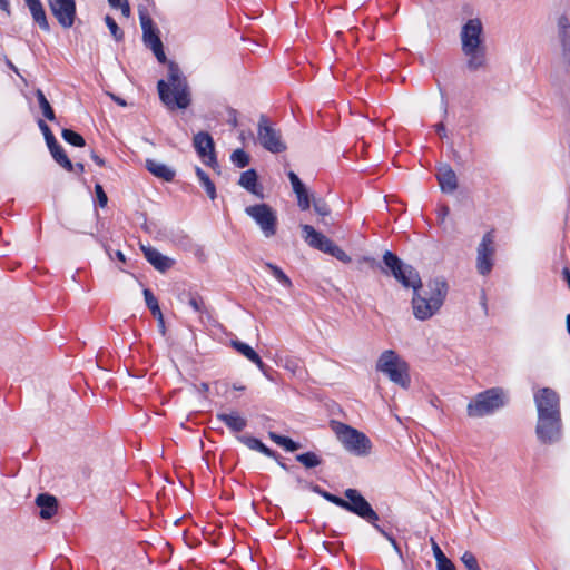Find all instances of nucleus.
Segmentation results:
<instances>
[{
	"instance_id": "obj_56",
	"label": "nucleus",
	"mask_w": 570,
	"mask_h": 570,
	"mask_svg": "<svg viewBox=\"0 0 570 570\" xmlns=\"http://www.w3.org/2000/svg\"><path fill=\"white\" fill-rule=\"evenodd\" d=\"M6 63L7 66L13 70L19 77H21V75L19 73V70L18 68L11 62V60H9L8 58H6Z\"/></svg>"
},
{
	"instance_id": "obj_10",
	"label": "nucleus",
	"mask_w": 570,
	"mask_h": 570,
	"mask_svg": "<svg viewBox=\"0 0 570 570\" xmlns=\"http://www.w3.org/2000/svg\"><path fill=\"white\" fill-rule=\"evenodd\" d=\"M245 213L256 223L266 238L276 234L277 214L269 205L262 203L247 206Z\"/></svg>"
},
{
	"instance_id": "obj_13",
	"label": "nucleus",
	"mask_w": 570,
	"mask_h": 570,
	"mask_svg": "<svg viewBox=\"0 0 570 570\" xmlns=\"http://www.w3.org/2000/svg\"><path fill=\"white\" fill-rule=\"evenodd\" d=\"M193 146L205 165L212 167L213 169L219 168L215 153V142L208 132H197L193 138Z\"/></svg>"
},
{
	"instance_id": "obj_25",
	"label": "nucleus",
	"mask_w": 570,
	"mask_h": 570,
	"mask_svg": "<svg viewBox=\"0 0 570 570\" xmlns=\"http://www.w3.org/2000/svg\"><path fill=\"white\" fill-rule=\"evenodd\" d=\"M146 168L155 177L165 181H171L175 177V170L173 168L156 159H146Z\"/></svg>"
},
{
	"instance_id": "obj_48",
	"label": "nucleus",
	"mask_w": 570,
	"mask_h": 570,
	"mask_svg": "<svg viewBox=\"0 0 570 570\" xmlns=\"http://www.w3.org/2000/svg\"><path fill=\"white\" fill-rule=\"evenodd\" d=\"M228 114H229V119H228V124L233 127H236L238 125V121H237V111L235 109H229L228 110Z\"/></svg>"
},
{
	"instance_id": "obj_44",
	"label": "nucleus",
	"mask_w": 570,
	"mask_h": 570,
	"mask_svg": "<svg viewBox=\"0 0 570 570\" xmlns=\"http://www.w3.org/2000/svg\"><path fill=\"white\" fill-rule=\"evenodd\" d=\"M151 51L154 52L155 57L157 58V60L160 62V63H167L168 60L166 58V55L164 52V46L163 43H156V47H154L151 49Z\"/></svg>"
},
{
	"instance_id": "obj_32",
	"label": "nucleus",
	"mask_w": 570,
	"mask_h": 570,
	"mask_svg": "<svg viewBox=\"0 0 570 570\" xmlns=\"http://www.w3.org/2000/svg\"><path fill=\"white\" fill-rule=\"evenodd\" d=\"M36 97H37L39 107L42 111V115L48 120L53 121L56 119L55 111H53L51 105L49 104L48 99L46 98L45 94L42 92V90L37 89Z\"/></svg>"
},
{
	"instance_id": "obj_36",
	"label": "nucleus",
	"mask_w": 570,
	"mask_h": 570,
	"mask_svg": "<svg viewBox=\"0 0 570 570\" xmlns=\"http://www.w3.org/2000/svg\"><path fill=\"white\" fill-rule=\"evenodd\" d=\"M61 136L66 142L72 146L83 147L86 145L83 137L71 129H63Z\"/></svg>"
},
{
	"instance_id": "obj_18",
	"label": "nucleus",
	"mask_w": 570,
	"mask_h": 570,
	"mask_svg": "<svg viewBox=\"0 0 570 570\" xmlns=\"http://www.w3.org/2000/svg\"><path fill=\"white\" fill-rule=\"evenodd\" d=\"M145 258L159 272L165 273L173 267L175 261L163 255L159 250L150 246H141Z\"/></svg>"
},
{
	"instance_id": "obj_55",
	"label": "nucleus",
	"mask_w": 570,
	"mask_h": 570,
	"mask_svg": "<svg viewBox=\"0 0 570 570\" xmlns=\"http://www.w3.org/2000/svg\"><path fill=\"white\" fill-rule=\"evenodd\" d=\"M126 0H108L110 7L117 9L118 7H121V4L125 2Z\"/></svg>"
},
{
	"instance_id": "obj_8",
	"label": "nucleus",
	"mask_w": 570,
	"mask_h": 570,
	"mask_svg": "<svg viewBox=\"0 0 570 570\" xmlns=\"http://www.w3.org/2000/svg\"><path fill=\"white\" fill-rule=\"evenodd\" d=\"M303 237L305 242L313 248H316L325 254H328L340 262L350 263L351 257L335 243L327 238L322 233H318L313 226L304 224L301 225Z\"/></svg>"
},
{
	"instance_id": "obj_23",
	"label": "nucleus",
	"mask_w": 570,
	"mask_h": 570,
	"mask_svg": "<svg viewBox=\"0 0 570 570\" xmlns=\"http://www.w3.org/2000/svg\"><path fill=\"white\" fill-rule=\"evenodd\" d=\"M238 185L258 198L264 197L262 187L258 185V176L255 169H248L242 173Z\"/></svg>"
},
{
	"instance_id": "obj_59",
	"label": "nucleus",
	"mask_w": 570,
	"mask_h": 570,
	"mask_svg": "<svg viewBox=\"0 0 570 570\" xmlns=\"http://www.w3.org/2000/svg\"><path fill=\"white\" fill-rule=\"evenodd\" d=\"M308 487L312 489V491H314V492H316V493H318V494H321V495H322V492H324V491H325V490L321 489V488H320L318 485H316V484H309Z\"/></svg>"
},
{
	"instance_id": "obj_62",
	"label": "nucleus",
	"mask_w": 570,
	"mask_h": 570,
	"mask_svg": "<svg viewBox=\"0 0 570 570\" xmlns=\"http://www.w3.org/2000/svg\"><path fill=\"white\" fill-rule=\"evenodd\" d=\"M297 483L302 487H308L309 484L301 478H297Z\"/></svg>"
},
{
	"instance_id": "obj_37",
	"label": "nucleus",
	"mask_w": 570,
	"mask_h": 570,
	"mask_svg": "<svg viewBox=\"0 0 570 570\" xmlns=\"http://www.w3.org/2000/svg\"><path fill=\"white\" fill-rule=\"evenodd\" d=\"M230 160L236 167L244 168L249 164L250 157L243 149H236L232 153Z\"/></svg>"
},
{
	"instance_id": "obj_11",
	"label": "nucleus",
	"mask_w": 570,
	"mask_h": 570,
	"mask_svg": "<svg viewBox=\"0 0 570 570\" xmlns=\"http://www.w3.org/2000/svg\"><path fill=\"white\" fill-rule=\"evenodd\" d=\"M563 424L561 416H538L535 435L542 444H554L562 439Z\"/></svg>"
},
{
	"instance_id": "obj_22",
	"label": "nucleus",
	"mask_w": 570,
	"mask_h": 570,
	"mask_svg": "<svg viewBox=\"0 0 570 570\" xmlns=\"http://www.w3.org/2000/svg\"><path fill=\"white\" fill-rule=\"evenodd\" d=\"M26 6L28 7L35 23L39 26V28L46 32L50 31V24L47 19V14L43 8V4L40 0H24Z\"/></svg>"
},
{
	"instance_id": "obj_9",
	"label": "nucleus",
	"mask_w": 570,
	"mask_h": 570,
	"mask_svg": "<svg viewBox=\"0 0 570 570\" xmlns=\"http://www.w3.org/2000/svg\"><path fill=\"white\" fill-rule=\"evenodd\" d=\"M257 139L259 145L273 154H279L287 149L282 132L272 126L265 115H261L257 124Z\"/></svg>"
},
{
	"instance_id": "obj_27",
	"label": "nucleus",
	"mask_w": 570,
	"mask_h": 570,
	"mask_svg": "<svg viewBox=\"0 0 570 570\" xmlns=\"http://www.w3.org/2000/svg\"><path fill=\"white\" fill-rule=\"evenodd\" d=\"M237 439H238V441H240L243 444H245L250 450L258 451L269 458H274V459L277 458V454L275 451L267 448L261 440H258L254 436L240 435Z\"/></svg>"
},
{
	"instance_id": "obj_61",
	"label": "nucleus",
	"mask_w": 570,
	"mask_h": 570,
	"mask_svg": "<svg viewBox=\"0 0 570 570\" xmlns=\"http://www.w3.org/2000/svg\"><path fill=\"white\" fill-rule=\"evenodd\" d=\"M158 331L164 336L166 334V323H158Z\"/></svg>"
},
{
	"instance_id": "obj_58",
	"label": "nucleus",
	"mask_w": 570,
	"mask_h": 570,
	"mask_svg": "<svg viewBox=\"0 0 570 570\" xmlns=\"http://www.w3.org/2000/svg\"><path fill=\"white\" fill-rule=\"evenodd\" d=\"M449 213H450L449 207H448V206H443V207L441 208V219H442V220H444V219H445V217L449 215Z\"/></svg>"
},
{
	"instance_id": "obj_15",
	"label": "nucleus",
	"mask_w": 570,
	"mask_h": 570,
	"mask_svg": "<svg viewBox=\"0 0 570 570\" xmlns=\"http://www.w3.org/2000/svg\"><path fill=\"white\" fill-rule=\"evenodd\" d=\"M49 8L62 28H71L76 19L75 0H48Z\"/></svg>"
},
{
	"instance_id": "obj_49",
	"label": "nucleus",
	"mask_w": 570,
	"mask_h": 570,
	"mask_svg": "<svg viewBox=\"0 0 570 570\" xmlns=\"http://www.w3.org/2000/svg\"><path fill=\"white\" fill-rule=\"evenodd\" d=\"M38 126H39L40 130L42 131L43 137H47L52 134L49 126L43 120L40 119L38 121Z\"/></svg>"
},
{
	"instance_id": "obj_4",
	"label": "nucleus",
	"mask_w": 570,
	"mask_h": 570,
	"mask_svg": "<svg viewBox=\"0 0 570 570\" xmlns=\"http://www.w3.org/2000/svg\"><path fill=\"white\" fill-rule=\"evenodd\" d=\"M344 495L346 498L344 510L370 522L376 531H379L396 550H399L395 539L376 523L379 521V514L374 511L368 501L356 489H346L344 491Z\"/></svg>"
},
{
	"instance_id": "obj_43",
	"label": "nucleus",
	"mask_w": 570,
	"mask_h": 570,
	"mask_svg": "<svg viewBox=\"0 0 570 570\" xmlns=\"http://www.w3.org/2000/svg\"><path fill=\"white\" fill-rule=\"evenodd\" d=\"M95 191H96V196H97L99 206L105 207L108 203V197H107L106 193L104 191L102 186L97 184L95 186Z\"/></svg>"
},
{
	"instance_id": "obj_26",
	"label": "nucleus",
	"mask_w": 570,
	"mask_h": 570,
	"mask_svg": "<svg viewBox=\"0 0 570 570\" xmlns=\"http://www.w3.org/2000/svg\"><path fill=\"white\" fill-rule=\"evenodd\" d=\"M230 344L237 352H239L247 360H249L250 362L256 364L262 371H264L265 364L263 363L259 355L248 344H245L238 340H233Z\"/></svg>"
},
{
	"instance_id": "obj_42",
	"label": "nucleus",
	"mask_w": 570,
	"mask_h": 570,
	"mask_svg": "<svg viewBox=\"0 0 570 570\" xmlns=\"http://www.w3.org/2000/svg\"><path fill=\"white\" fill-rule=\"evenodd\" d=\"M322 497L325 500H327L328 502H331V503H333V504H335V505H337V507H340L342 509H344V507H345V499H343L341 497L332 494V493H330L327 491L322 492Z\"/></svg>"
},
{
	"instance_id": "obj_57",
	"label": "nucleus",
	"mask_w": 570,
	"mask_h": 570,
	"mask_svg": "<svg viewBox=\"0 0 570 570\" xmlns=\"http://www.w3.org/2000/svg\"><path fill=\"white\" fill-rule=\"evenodd\" d=\"M115 257H116L117 259H119L120 262H122V263H125V262H126V257H125V255H124V253H122L121 250H116V252H115Z\"/></svg>"
},
{
	"instance_id": "obj_30",
	"label": "nucleus",
	"mask_w": 570,
	"mask_h": 570,
	"mask_svg": "<svg viewBox=\"0 0 570 570\" xmlns=\"http://www.w3.org/2000/svg\"><path fill=\"white\" fill-rule=\"evenodd\" d=\"M50 154H51L52 158L67 171L73 170V165H72L71 160L68 158L66 151L63 150V148L60 145L55 147L53 149H51Z\"/></svg>"
},
{
	"instance_id": "obj_19",
	"label": "nucleus",
	"mask_w": 570,
	"mask_h": 570,
	"mask_svg": "<svg viewBox=\"0 0 570 570\" xmlns=\"http://www.w3.org/2000/svg\"><path fill=\"white\" fill-rule=\"evenodd\" d=\"M436 178L443 193L452 194L458 188L456 174L448 164L438 168Z\"/></svg>"
},
{
	"instance_id": "obj_7",
	"label": "nucleus",
	"mask_w": 570,
	"mask_h": 570,
	"mask_svg": "<svg viewBox=\"0 0 570 570\" xmlns=\"http://www.w3.org/2000/svg\"><path fill=\"white\" fill-rule=\"evenodd\" d=\"M505 404V394L502 389L492 387L479 393L466 407L470 417H482L492 414L494 411L503 407Z\"/></svg>"
},
{
	"instance_id": "obj_64",
	"label": "nucleus",
	"mask_w": 570,
	"mask_h": 570,
	"mask_svg": "<svg viewBox=\"0 0 570 570\" xmlns=\"http://www.w3.org/2000/svg\"><path fill=\"white\" fill-rule=\"evenodd\" d=\"M278 464H279V466H281L282 469H284V470H286V471L288 470V466H287L285 463H283V462H278Z\"/></svg>"
},
{
	"instance_id": "obj_20",
	"label": "nucleus",
	"mask_w": 570,
	"mask_h": 570,
	"mask_svg": "<svg viewBox=\"0 0 570 570\" xmlns=\"http://www.w3.org/2000/svg\"><path fill=\"white\" fill-rule=\"evenodd\" d=\"M36 504L40 508L39 517L42 520L51 519L58 510V500L49 493H40L36 498Z\"/></svg>"
},
{
	"instance_id": "obj_39",
	"label": "nucleus",
	"mask_w": 570,
	"mask_h": 570,
	"mask_svg": "<svg viewBox=\"0 0 570 570\" xmlns=\"http://www.w3.org/2000/svg\"><path fill=\"white\" fill-rule=\"evenodd\" d=\"M105 22L116 41H121L124 39V31L118 27L117 22L110 17H105Z\"/></svg>"
},
{
	"instance_id": "obj_2",
	"label": "nucleus",
	"mask_w": 570,
	"mask_h": 570,
	"mask_svg": "<svg viewBox=\"0 0 570 570\" xmlns=\"http://www.w3.org/2000/svg\"><path fill=\"white\" fill-rule=\"evenodd\" d=\"M460 42L462 53L466 57V67L471 71L483 68L487 63V46L482 21L469 19L461 28Z\"/></svg>"
},
{
	"instance_id": "obj_1",
	"label": "nucleus",
	"mask_w": 570,
	"mask_h": 570,
	"mask_svg": "<svg viewBox=\"0 0 570 570\" xmlns=\"http://www.w3.org/2000/svg\"><path fill=\"white\" fill-rule=\"evenodd\" d=\"M384 267L382 272L391 274L406 288L413 289V312L416 318L424 321L432 317L442 306L448 286L442 279H433L423 289L419 272L411 265L403 263L395 254L386 250L383 255Z\"/></svg>"
},
{
	"instance_id": "obj_24",
	"label": "nucleus",
	"mask_w": 570,
	"mask_h": 570,
	"mask_svg": "<svg viewBox=\"0 0 570 570\" xmlns=\"http://www.w3.org/2000/svg\"><path fill=\"white\" fill-rule=\"evenodd\" d=\"M216 419L223 422L233 432H242L247 425L246 419L240 416L236 411L230 413H217Z\"/></svg>"
},
{
	"instance_id": "obj_34",
	"label": "nucleus",
	"mask_w": 570,
	"mask_h": 570,
	"mask_svg": "<svg viewBox=\"0 0 570 570\" xmlns=\"http://www.w3.org/2000/svg\"><path fill=\"white\" fill-rule=\"evenodd\" d=\"M295 459L307 469L315 468L322 463V460L314 452L297 454Z\"/></svg>"
},
{
	"instance_id": "obj_47",
	"label": "nucleus",
	"mask_w": 570,
	"mask_h": 570,
	"mask_svg": "<svg viewBox=\"0 0 570 570\" xmlns=\"http://www.w3.org/2000/svg\"><path fill=\"white\" fill-rule=\"evenodd\" d=\"M46 144L49 148V150L53 149L55 147L59 146L58 141L56 140L53 134L45 137Z\"/></svg>"
},
{
	"instance_id": "obj_16",
	"label": "nucleus",
	"mask_w": 570,
	"mask_h": 570,
	"mask_svg": "<svg viewBox=\"0 0 570 570\" xmlns=\"http://www.w3.org/2000/svg\"><path fill=\"white\" fill-rule=\"evenodd\" d=\"M558 40L561 48L560 63L566 71L570 70V22L566 16H560L557 22Z\"/></svg>"
},
{
	"instance_id": "obj_50",
	"label": "nucleus",
	"mask_w": 570,
	"mask_h": 570,
	"mask_svg": "<svg viewBox=\"0 0 570 570\" xmlns=\"http://www.w3.org/2000/svg\"><path fill=\"white\" fill-rule=\"evenodd\" d=\"M117 9H120L121 10V13L124 14V17L126 18H129L130 17V6L128 3V0H126L121 7H118Z\"/></svg>"
},
{
	"instance_id": "obj_6",
	"label": "nucleus",
	"mask_w": 570,
	"mask_h": 570,
	"mask_svg": "<svg viewBox=\"0 0 570 570\" xmlns=\"http://www.w3.org/2000/svg\"><path fill=\"white\" fill-rule=\"evenodd\" d=\"M377 372H382L395 384L403 389L410 386L409 366L394 351L386 350L379 357L375 366Z\"/></svg>"
},
{
	"instance_id": "obj_40",
	"label": "nucleus",
	"mask_w": 570,
	"mask_h": 570,
	"mask_svg": "<svg viewBox=\"0 0 570 570\" xmlns=\"http://www.w3.org/2000/svg\"><path fill=\"white\" fill-rule=\"evenodd\" d=\"M461 561L468 570H481L475 556L470 551L462 554Z\"/></svg>"
},
{
	"instance_id": "obj_51",
	"label": "nucleus",
	"mask_w": 570,
	"mask_h": 570,
	"mask_svg": "<svg viewBox=\"0 0 570 570\" xmlns=\"http://www.w3.org/2000/svg\"><path fill=\"white\" fill-rule=\"evenodd\" d=\"M435 128V131L440 135V137H446V130H445V126L443 125V122H439L434 126Z\"/></svg>"
},
{
	"instance_id": "obj_38",
	"label": "nucleus",
	"mask_w": 570,
	"mask_h": 570,
	"mask_svg": "<svg viewBox=\"0 0 570 570\" xmlns=\"http://www.w3.org/2000/svg\"><path fill=\"white\" fill-rule=\"evenodd\" d=\"M313 207H314L315 213L317 215L322 216V223L324 225H328V222L325 219V217L330 215L331 210H330V207L326 204V202L323 200L322 198H314Z\"/></svg>"
},
{
	"instance_id": "obj_60",
	"label": "nucleus",
	"mask_w": 570,
	"mask_h": 570,
	"mask_svg": "<svg viewBox=\"0 0 570 570\" xmlns=\"http://www.w3.org/2000/svg\"><path fill=\"white\" fill-rule=\"evenodd\" d=\"M75 168L77 169V173H79V174H81V173H83V171H85V166H83V164H81V163H77V164L73 166V169H75Z\"/></svg>"
},
{
	"instance_id": "obj_3",
	"label": "nucleus",
	"mask_w": 570,
	"mask_h": 570,
	"mask_svg": "<svg viewBox=\"0 0 570 570\" xmlns=\"http://www.w3.org/2000/svg\"><path fill=\"white\" fill-rule=\"evenodd\" d=\"M167 67L168 82L165 80L157 82L159 98L169 109L175 107L186 109L190 105V91L187 80L175 61L169 60Z\"/></svg>"
},
{
	"instance_id": "obj_21",
	"label": "nucleus",
	"mask_w": 570,
	"mask_h": 570,
	"mask_svg": "<svg viewBox=\"0 0 570 570\" xmlns=\"http://www.w3.org/2000/svg\"><path fill=\"white\" fill-rule=\"evenodd\" d=\"M287 176L291 181L293 191L297 197L298 207L302 210H307L311 207V200L305 185L302 183L299 177L294 171H289Z\"/></svg>"
},
{
	"instance_id": "obj_41",
	"label": "nucleus",
	"mask_w": 570,
	"mask_h": 570,
	"mask_svg": "<svg viewBox=\"0 0 570 570\" xmlns=\"http://www.w3.org/2000/svg\"><path fill=\"white\" fill-rule=\"evenodd\" d=\"M322 497L325 500H327L328 502H331V503H333V504H335V505H337V507H340L342 509H344V507H345V499H343L341 497L332 494V493H330L327 491L322 492Z\"/></svg>"
},
{
	"instance_id": "obj_31",
	"label": "nucleus",
	"mask_w": 570,
	"mask_h": 570,
	"mask_svg": "<svg viewBox=\"0 0 570 570\" xmlns=\"http://www.w3.org/2000/svg\"><path fill=\"white\" fill-rule=\"evenodd\" d=\"M196 175L199 179V183L206 190L208 197L210 199H215L216 198V187H215L214 183L210 180L209 176L199 167H196Z\"/></svg>"
},
{
	"instance_id": "obj_33",
	"label": "nucleus",
	"mask_w": 570,
	"mask_h": 570,
	"mask_svg": "<svg viewBox=\"0 0 570 570\" xmlns=\"http://www.w3.org/2000/svg\"><path fill=\"white\" fill-rule=\"evenodd\" d=\"M144 296L146 301V305L151 311L154 317L158 318V321H164L163 313L159 308L158 301L154 296L150 289H144Z\"/></svg>"
},
{
	"instance_id": "obj_17",
	"label": "nucleus",
	"mask_w": 570,
	"mask_h": 570,
	"mask_svg": "<svg viewBox=\"0 0 570 570\" xmlns=\"http://www.w3.org/2000/svg\"><path fill=\"white\" fill-rule=\"evenodd\" d=\"M139 20L142 29L144 43L150 49L156 47L157 41L158 43H163L158 36V30L154 27L151 18L147 13V10L141 6H139Z\"/></svg>"
},
{
	"instance_id": "obj_54",
	"label": "nucleus",
	"mask_w": 570,
	"mask_h": 570,
	"mask_svg": "<svg viewBox=\"0 0 570 570\" xmlns=\"http://www.w3.org/2000/svg\"><path fill=\"white\" fill-rule=\"evenodd\" d=\"M110 97L112 98L114 101H116L118 105H120L122 107H125L127 105L122 98H120L114 94H110Z\"/></svg>"
},
{
	"instance_id": "obj_29",
	"label": "nucleus",
	"mask_w": 570,
	"mask_h": 570,
	"mask_svg": "<svg viewBox=\"0 0 570 570\" xmlns=\"http://www.w3.org/2000/svg\"><path fill=\"white\" fill-rule=\"evenodd\" d=\"M268 436L273 442H275L277 445L284 448L288 452H294L301 448L299 443L293 441L292 439H289L287 436L279 435L275 432H269Z\"/></svg>"
},
{
	"instance_id": "obj_63",
	"label": "nucleus",
	"mask_w": 570,
	"mask_h": 570,
	"mask_svg": "<svg viewBox=\"0 0 570 570\" xmlns=\"http://www.w3.org/2000/svg\"><path fill=\"white\" fill-rule=\"evenodd\" d=\"M208 389H209V387H208V384H207V383H202V385H200V389H199V390H200L202 392H204V393H205V392H207V391H208Z\"/></svg>"
},
{
	"instance_id": "obj_46",
	"label": "nucleus",
	"mask_w": 570,
	"mask_h": 570,
	"mask_svg": "<svg viewBox=\"0 0 570 570\" xmlns=\"http://www.w3.org/2000/svg\"><path fill=\"white\" fill-rule=\"evenodd\" d=\"M430 542H431L432 551H433V554H434V558L436 561H440L441 559L446 558V556L443 553V551L441 550V548L439 547V544L436 543V541L433 538L430 539Z\"/></svg>"
},
{
	"instance_id": "obj_12",
	"label": "nucleus",
	"mask_w": 570,
	"mask_h": 570,
	"mask_svg": "<svg viewBox=\"0 0 570 570\" xmlns=\"http://www.w3.org/2000/svg\"><path fill=\"white\" fill-rule=\"evenodd\" d=\"M538 416H561L560 399L556 391L550 387L540 389L534 394Z\"/></svg>"
},
{
	"instance_id": "obj_28",
	"label": "nucleus",
	"mask_w": 570,
	"mask_h": 570,
	"mask_svg": "<svg viewBox=\"0 0 570 570\" xmlns=\"http://www.w3.org/2000/svg\"><path fill=\"white\" fill-rule=\"evenodd\" d=\"M187 298H188V305L196 312L200 313V315H199L200 318H204V317L212 318L213 317L210 312L206 308L203 297H200L198 294L188 293Z\"/></svg>"
},
{
	"instance_id": "obj_53",
	"label": "nucleus",
	"mask_w": 570,
	"mask_h": 570,
	"mask_svg": "<svg viewBox=\"0 0 570 570\" xmlns=\"http://www.w3.org/2000/svg\"><path fill=\"white\" fill-rule=\"evenodd\" d=\"M0 9L4 11L8 16L10 14V6L8 0H0Z\"/></svg>"
},
{
	"instance_id": "obj_5",
	"label": "nucleus",
	"mask_w": 570,
	"mask_h": 570,
	"mask_svg": "<svg viewBox=\"0 0 570 570\" xmlns=\"http://www.w3.org/2000/svg\"><path fill=\"white\" fill-rule=\"evenodd\" d=\"M330 425L346 451L357 456L370 453L371 441L363 432L335 420H332Z\"/></svg>"
},
{
	"instance_id": "obj_45",
	"label": "nucleus",
	"mask_w": 570,
	"mask_h": 570,
	"mask_svg": "<svg viewBox=\"0 0 570 570\" xmlns=\"http://www.w3.org/2000/svg\"><path fill=\"white\" fill-rule=\"evenodd\" d=\"M438 570H456L454 563L449 558H443L436 561Z\"/></svg>"
},
{
	"instance_id": "obj_52",
	"label": "nucleus",
	"mask_w": 570,
	"mask_h": 570,
	"mask_svg": "<svg viewBox=\"0 0 570 570\" xmlns=\"http://www.w3.org/2000/svg\"><path fill=\"white\" fill-rule=\"evenodd\" d=\"M90 157L98 166H105V160L101 157H99L94 150L90 153Z\"/></svg>"
},
{
	"instance_id": "obj_35",
	"label": "nucleus",
	"mask_w": 570,
	"mask_h": 570,
	"mask_svg": "<svg viewBox=\"0 0 570 570\" xmlns=\"http://www.w3.org/2000/svg\"><path fill=\"white\" fill-rule=\"evenodd\" d=\"M265 267L271 272V274L285 287H291L292 282L288 276L276 265L272 263H265Z\"/></svg>"
},
{
	"instance_id": "obj_14",
	"label": "nucleus",
	"mask_w": 570,
	"mask_h": 570,
	"mask_svg": "<svg viewBox=\"0 0 570 570\" xmlns=\"http://www.w3.org/2000/svg\"><path fill=\"white\" fill-rule=\"evenodd\" d=\"M494 255V236L492 232L483 235L481 243L478 246L476 268L481 275H487L491 272Z\"/></svg>"
}]
</instances>
